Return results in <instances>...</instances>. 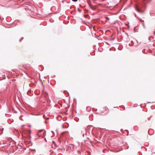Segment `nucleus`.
<instances>
[{
  "instance_id": "1",
  "label": "nucleus",
  "mask_w": 155,
  "mask_h": 155,
  "mask_svg": "<svg viewBox=\"0 0 155 155\" xmlns=\"http://www.w3.org/2000/svg\"><path fill=\"white\" fill-rule=\"evenodd\" d=\"M135 9L139 13H143V11H141L139 8V7L137 5H136L135 7Z\"/></svg>"
},
{
  "instance_id": "2",
  "label": "nucleus",
  "mask_w": 155,
  "mask_h": 155,
  "mask_svg": "<svg viewBox=\"0 0 155 155\" xmlns=\"http://www.w3.org/2000/svg\"><path fill=\"white\" fill-rule=\"evenodd\" d=\"M18 149V147L16 146H14L13 147V150H16L17 149Z\"/></svg>"
},
{
  "instance_id": "3",
  "label": "nucleus",
  "mask_w": 155,
  "mask_h": 155,
  "mask_svg": "<svg viewBox=\"0 0 155 155\" xmlns=\"http://www.w3.org/2000/svg\"><path fill=\"white\" fill-rule=\"evenodd\" d=\"M142 25L144 28H145V25L144 23V21L143 20V22H142Z\"/></svg>"
},
{
  "instance_id": "4",
  "label": "nucleus",
  "mask_w": 155,
  "mask_h": 155,
  "mask_svg": "<svg viewBox=\"0 0 155 155\" xmlns=\"http://www.w3.org/2000/svg\"><path fill=\"white\" fill-rule=\"evenodd\" d=\"M43 135L45 136L46 135V131L45 130H44V133H43Z\"/></svg>"
},
{
  "instance_id": "5",
  "label": "nucleus",
  "mask_w": 155,
  "mask_h": 155,
  "mask_svg": "<svg viewBox=\"0 0 155 155\" xmlns=\"http://www.w3.org/2000/svg\"><path fill=\"white\" fill-rule=\"evenodd\" d=\"M134 15L135 17H136L137 18H138V17L137 16L136 14L135 13L134 14Z\"/></svg>"
},
{
  "instance_id": "6",
  "label": "nucleus",
  "mask_w": 155,
  "mask_h": 155,
  "mask_svg": "<svg viewBox=\"0 0 155 155\" xmlns=\"http://www.w3.org/2000/svg\"><path fill=\"white\" fill-rule=\"evenodd\" d=\"M43 130H44V129L41 130H39V131L40 133H41Z\"/></svg>"
},
{
  "instance_id": "7",
  "label": "nucleus",
  "mask_w": 155,
  "mask_h": 155,
  "mask_svg": "<svg viewBox=\"0 0 155 155\" xmlns=\"http://www.w3.org/2000/svg\"><path fill=\"white\" fill-rule=\"evenodd\" d=\"M105 18L107 19V20H109V18L108 17H105Z\"/></svg>"
},
{
  "instance_id": "8",
  "label": "nucleus",
  "mask_w": 155,
  "mask_h": 155,
  "mask_svg": "<svg viewBox=\"0 0 155 155\" xmlns=\"http://www.w3.org/2000/svg\"><path fill=\"white\" fill-rule=\"evenodd\" d=\"M24 39V38L23 37L21 38V39L19 41L20 42H21V40H22V39Z\"/></svg>"
},
{
  "instance_id": "9",
  "label": "nucleus",
  "mask_w": 155,
  "mask_h": 155,
  "mask_svg": "<svg viewBox=\"0 0 155 155\" xmlns=\"http://www.w3.org/2000/svg\"><path fill=\"white\" fill-rule=\"evenodd\" d=\"M72 0L74 2H76L78 1V0Z\"/></svg>"
},
{
  "instance_id": "10",
  "label": "nucleus",
  "mask_w": 155,
  "mask_h": 155,
  "mask_svg": "<svg viewBox=\"0 0 155 155\" xmlns=\"http://www.w3.org/2000/svg\"><path fill=\"white\" fill-rule=\"evenodd\" d=\"M140 21L141 23H142V22H143V20H142V19H141L140 20Z\"/></svg>"
},
{
  "instance_id": "11",
  "label": "nucleus",
  "mask_w": 155,
  "mask_h": 155,
  "mask_svg": "<svg viewBox=\"0 0 155 155\" xmlns=\"http://www.w3.org/2000/svg\"><path fill=\"white\" fill-rule=\"evenodd\" d=\"M45 141L46 142H47V140H46V138H45Z\"/></svg>"
},
{
  "instance_id": "12",
  "label": "nucleus",
  "mask_w": 155,
  "mask_h": 155,
  "mask_svg": "<svg viewBox=\"0 0 155 155\" xmlns=\"http://www.w3.org/2000/svg\"><path fill=\"white\" fill-rule=\"evenodd\" d=\"M129 147H127V149H128V148Z\"/></svg>"
},
{
  "instance_id": "13",
  "label": "nucleus",
  "mask_w": 155,
  "mask_h": 155,
  "mask_svg": "<svg viewBox=\"0 0 155 155\" xmlns=\"http://www.w3.org/2000/svg\"><path fill=\"white\" fill-rule=\"evenodd\" d=\"M74 101H75V98H74Z\"/></svg>"
},
{
  "instance_id": "14",
  "label": "nucleus",
  "mask_w": 155,
  "mask_h": 155,
  "mask_svg": "<svg viewBox=\"0 0 155 155\" xmlns=\"http://www.w3.org/2000/svg\"><path fill=\"white\" fill-rule=\"evenodd\" d=\"M46 94H47V95H48V93H46Z\"/></svg>"
},
{
  "instance_id": "15",
  "label": "nucleus",
  "mask_w": 155,
  "mask_h": 155,
  "mask_svg": "<svg viewBox=\"0 0 155 155\" xmlns=\"http://www.w3.org/2000/svg\"><path fill=\"white\" fill-rule=\"evenodd\" d=\"M148 103H150V102H148Z\"/></svg>"
}]
</instances>
